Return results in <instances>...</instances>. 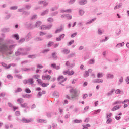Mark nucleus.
<instances>
[{"mask_svg": "<svg viewBox=\"0 0 129 129\" xmlns=\"http://www.w3.org/2000/svg\"><path fill=\"white\" fill-rule=\"evenodd\" d=\"M73 92L74 94V96L75 97H77V96H78V94H77V90L74 89Z\"/></svg>", "mask_w": 129, "mask_h": 129, "instance_id": "obj_37", "label": "nucleus"}, {"mask_svg": "<svg viewBox=\"0 0 129 129\" xmlns=\"http://www.w3.org/2000/svg\"><path fill=\"white\" fill-rule=\"evenodd\" d=\"M93 83H103V80L99 79H95L93 80Z\"/></svg>", "mask_w": 129, "mask_h": 129, "instance_id": "obj_4", "label": "nucleus"}, {"mask_svg": "<svg viewBox=\"0 0 129 129\" xmlns=\"http://www.w3.org/2000/svg\"><path fill=\"white\" fill-rule=\"evenodd\" d=\"M20 105L23 108H25L26 107H27V108H29V106H28V103H24Z\"/></svg>", "mask_w": 129, "mask_h": 129, "instance_id": "obj_21", "label": "nucleus"}, {"mask_svg": "<svg viewBox=\"0 0 129 129\" xmlns=\"http://www.w3.org/2000/svg\"><path fill=\"white\" fill-rule=\"evenodd\" d=\"M23 15H25V16H29L30 15V12L29 11H24L23 12Z\"/></svg>", "mask_w": 129, "mask_h": 129, "instance_id": "obj_49", "label": "nucleus"}, {"mask_svg": "<svg viewBox=\"0 0 129 129\" xmlns=\"http://www.w3.org/2000/svg\"><path fill=\"white\" fill-rule=\"evenodd\" d=\"M42 94L43 93H42V92H38V93L37 94V96L38 97V98H40L42 96Z\"/></svg>", "mask_w": 129, "mask_h": 129, "instance_id": "obj_59", "label": "nucleus"}, {"mask_svg": "<svg viewBox=\"0 0 129 129\" xmlns=\"http://www.w3.org/2000/svg\"><path fill=\"white\" fill-rule=\"evenodd\" d=\"M82 126L83 127V129H88V127H90V124L83 125Z\"/></svg>", "mask_w": 129, "mask_h": 129, "instance_id": "obj_36", "label": "nucleus"}, {"mask_svg": "<svg viewBox=\"0 0 129 129\" xmlns=\"http://www.w3.org/2000/svg\"><path fill=\"white\" fill-rule=\"evenodd\" d=\"M96 18H93L91 20H90L89 22H87L86 23V25H89V24H91V23H93V22H94V21H96Z\"/></svg>", "mask_w": 129, "mask_h": 129, "instance_id": "obj_20", "label": "nucleus"}, {"mask_svg": "<svg viewBox=\"0 0 129 129\" xmlns=\"http://www.w3.org/2000/svg\"><path fill=\"white\" fill-rule=\"evenodd\" d=\"M12 66L13 67H16V66H17V64L16 63H10L9 64V67L11 68V67Z\"/></svg>", "mask_w": 129, "mask_h": 129, "instance_id": "obj_51", "label": "nucleus"}, {"mask_svg": "<svg viewBox=\"0 0 129 129\" xmlns=\"http://www.w3.org/2000/svg\"><path fill=\"white\" fill-rule=\"evenodd\" d=\"M7 78L8 79L12 80V79H13V76H12V75H8L7 76Z\"/></svg>", "mask_w": 129, "mask_h": 129, "instance_id": "obj_61", "label": "nucleus"}, {"mask_svg": "<svg viewBox=\"0 0 129 129\" xmlns=\"http://www.w3.org/2000/svg\"><path fill=\"white\" fill-rule=\"evenodd\" d=\"M26 41V38H21L19 41L18 43L19 44H22V43H24V42Z\"/></svg>", "mask_w": 129, "mask_h": 129, "instance_id": "obj_32", "label": "nucleus"}, {"mask_svg": "<svg viewBox=\"0 0 129 129\" xmlns=\"http://www.w3.org/2000/svg\"><path fill=\"white\" fill-rule=\"evenodd\" d=\"M17 102H19L20 105L24 102V99L22 98L17 99Z\"/></svg>", "mask_w": 129, "mask_h": 129, "instance_id": "obj_23", "label": "nucleus"}, {"mask_svg": "<svg viewBox=\"0 0 129 129\" xmlns=\"http://www.w3.org/2000/svg\"><path fill=\"white\" fill-rule=\"evenodd\" d=\"M63 54H66V55L69 54V53H70V50H68V49H64L63 51H62Z\"/></svg>", "mask_w": 129, "mask_h": 129, "instance_id": "obj_31", "label": "nucleus"}, {"mask_svg": "<svg viewBox=\"0 0 129 129\" xmlns=\"http://www.w3.org/2000/svg\"><path fill=\"white\" fill-rule=\"evenodd\" d=\"M106 78L108 79H113V78H114V75L111 74H107L106 75Z\"/></svg>", "mask_w": 129, "mask_h": 129, "instance_id": "obj_10", "label": "nucleus"}, {"mask_svg": "<svg viewBox=\"0 0 129 129\" xmlns=\"http://www.w3.org/2000/svg\"><path fill=\"white\" fill-rule=\"evenodd\" d=\"M116 104H121V101H116L113 104V105H115Z\"/></svg>", "mask_w": 129, "mask_h": 129, "instance_id": "obj_53", "label": "nucleus"}, {"mask_svg": "<svg viewBox=\"0 0 129 129\" xmlns=\"http://www.w3.org/2000/svg\"><path fill=\"white\" fill-rule=\"evenodd\" d=\"M124 46V43L122 42L121 43H118L116 45L117 48H120V47H123Z\"/></svg>", "mask_w": 129, "mask_h": 129, "instance_id": "obj_27", "label": "nucleus"}, {"mask_svg": "<svg viewBox=\"0 0 129 129\" xmlns=\"http://www.w3.org/2000/svg\"><path fill=\"white\" fill-rule=\"evenodd\" d=\"M25 92H26V93H31V90H30V89H29L28 88H27L25 89Z\"/></svg>", "mask_w": 129, "mask_h": 129, "instance_id": "obj_56", "label": "nucleus"}, {"mask_svg": "<svg viewBox=\"0 0 129 129\" xmlns=\"http://www.w3.org/2000/svg\"><path fill=\"white\" fill-rule=\"evenodd\" d=\"M114 91H115V89H112L110 91L108 92L106 95L107 96H110L111 95H112V93H113V92H114Z\"/></svg>", "mask_w": 129, "mask_h": 129, "instance_id": "obj_11", "label": "nucleus"}, {"mask_svg": "<svg viewBox=\"0 0 129 129\" xmlns=\"http://www.w3.org/2000/svg\"><path fill=\"white\" fill-rule=\"evenodd\" d=\"M31 39H33V36H32V33L29 32L25 36L26 42H29Z\"/></svg>", "mask_w": 129, "mask_h": 129, "instance_id": "obj_3", "label": "nucleus"}, {"mask_svg": "<svg viewBox=\"0 0 129 129\" xmlns=\"http://www.w3.org/2000/svg\"><path fill=\"white\" fill-rule=\"evenodd\" d=\"M96 18H93L91 20H90L89 22H87L86 23V25H89V24H91V23H93V22H94V21H96Z\"/></svg>", "mask_w": 129, "mask_h": 129, "instance_id": "obj_19", "label": "nucleus"}, {"mask_svg": "<svg viewBox=\"0 0 129 129\" xmlns=\"http://www.w3.org/2000/svg\"><path fill=\"white\" fill-rule=\"evenodd\" d=\"M52 58L54 59V60H58V56L56 55V53H52Z\"/></svg>", "mask_w": 129, "mask_h": 129, "instance_id": "obj_29", "label": "nucleus"}, {"mask_svg": "<svg viewBox=\"0 0 129 129\" xmlns=\"http://www.w3.org/2000/svg\"><path fill=\"white\" fill-rule=\"evenodd\" d=\"M22 97H23V98H31V97H32V95L31 94H24L22 95Z\"/></svg>", "mask_w": 129, "mask_h": 129, "instance_id": "obj_12", "label": "nucleus"}, {"mask_svg": "<svg viewBox=\"0 0 129 129\" xmlns=\"http://www.w3.org/2000/svg\"><path fill=\"white\" fill-rule=\"evenodd\" d=\"M87 3V0H80L78 2V4L80 6H84V5H86Z\"/></svg>", "mask_w": 129, "mask_h": 129, "instance_id": "obj_5", "label": "nucleus"}, {"mask_svg": "<svg viewBox=\"0 0 129 129\" xmlns=\"http://www.w3.org/2000/svg\"><path fill=\"white\" fill-rule=\"evenodd\" d=\"M4 40L0 38V52L3 59H7L8 56L13 54V49L16 47V44L10 45L9 43L3 44Z\"/></svg>", "mask_w": 129, "mask_h": 129, "instance_id": "obj_1", "label": "nucleus"}, {"mask_svg": "<svg viewBox=\"0 0 129 129\" xmlns=\"http://www.w3.org/2000/svg\"><path fill=\"white\" fill-rule=\"evenodd\" d=\"M1 65H2L3 67L5 68V69H10V68H9V65L8 66L7 64H6L4 62H2Z\"/></svg>", "mask_w": 129, "mask_h": 129, "instance_id": "obj_17", "label": "nucleus"}, {"mask_svg": "<svg viewBox=\"0 0 129 129\" xmlns=\"http://www.w3.org/2000/svg\"><path fill=\"white\" fill-rule=\"evenodd\" d=\"M26 56L28 55V52L25 51V48H19L17 51L15 52V55L16 56Z\"/></svg>", "mask_w": 129, "mask_h": 129, "instance_id": "obj_2", "label": "nucleus"}, {"mask_svg": "<svg viewBox=\"0 0 129 129\" xmlns=\"http://www.w3.org/2000/svg\"><path fill=\"white\" fill-rule=\"evenodd\" d=\"M88 63L90 65H91V64H94V63H95V59H91L89 60Z\"/></svg>", "mask_w": 129, "mask_h": 129, "instance_id": "obj_28", "label": "nucleus"}, {"mask_svg": "<svg viewBox=\"0 0 129 129\" xmlns=\"http://www.w3.org/2000/svg\"><path fill=\"white\" fill-rule=\"evenodd\" d=\"M2 32L3 33H8V32H10V28H3L1 30Z\"/></svg>", "mask_w": 129, "mask_h": 129, "instance_id": "obj_16", "label": "nucleus"}, {"mask_svg": "<svg viewBox=\"0 0 129 129\" xmlns=\"http://www.w3.org/2000/svg\"><path fill=\"white\" fill-rule=\"evenodd\" d=\"M40 30H42V31H46V25H42L40 27Z\"/></svg>", "mask_w": 129, "mask_h": 129, "instance_id": "obj_43", "label": "nucleus"}, {"mask_svg": "<svg viewBox=\"0 0 129 129\" xmlns=\"http://www.w3.org/2000/svg\"><path fill=\"white\" fill-rule=\"evenodd\" d=\"M103 75H104V74H103V73H98L97 74V77L98 78H101V77H103Z\"/></svg>", "mask_w": 129, "mask_h": 129, "instance_id": "obj_30", "label": "nucleus"}, {"mask_svg": "<svg viewBox=\"0 0 129 129\" xmlns=\"http://www.w3.org/2000/svg\"><path fill=\"white\" fill-rule=\"evenodd\" d=\"M61 79H64V76H59L57 78V80L58 81H60V80Z\"/></svg>", "mask_w": 129, "mask_h": 129, "instance_id": "obj_62", "label": "nucleus"}, {"mask_svg": "<svg viewBox=\"0 0 129 129\" xmlns=\"http://www.w3.org/2000/svg\"><path fill=\"white\" fill-rule=\"evenodd\" d=\"M20 121L23 122V123H30L31 122V120L26 119L25 117H23Z\"/></svg>", "mask_w": 129, "mask_h": 129, "instance_id": "obj_6", "label": "nucleus"}, {"mask_svg": "<svg viewBox=\"0 0 129 129\" xmlns=\"http://www.w3.org/2000/svg\"><path fill=\"white\" fill-rule=\"evenodd\" d=\"M18 9V6H14L11 7L10 8V10H17Z\"/></svg>", "mask_w": 129, "mask_h": 129, "instance_id": "obj_45", "label": "nucleus"}, {"mask_svg": "<svg viewBox=\"0 0 129 129\" xmlns=\"http://www.w3.org/2000/svg\"><path fill=\"white\" fill-rule=\"evenodd\" d=\"M47 21H48L49 23H53V22H54V19H53V18L50 17L47 19Z\"/></svg>", "mask_w": 129, "mask_h": 129, "instance_id": "obj_44", "label": "nucleus"}, {"mask_svg": "<svg viewBox=\"0 0 129 129\" xmlns=\"http://www.w3.org/2000/svg\"><path fill=\"white\" fill-rule=\"evenodd\" d=\"M84 13H85V12H84V11H83V10L80 9L79 10V14H80V16H83L84 15Z\"/></svg>", "mask_w": 129, "mask_h": 129, "instance_id": "obj_42", "label": "nucleus"}, {"mask_svg": "<svg viewBox=\"0 0 129 129\" xmlns=\"http://www.w3.org/2000/svg\"><path fill=\"white\" fill-rule=\"evenodd\" d=\"M42 78L43 80H45V79H47V80H50L51 79V76L49 75H47L46 76L43 75Z\"/></svg>", "mask_w": 129, "mask_h": 129, "instance_id": "obj_7", "label": "nucleus"}, {"mask_svg": "<svg viewBox=\"0 0 129 129\" xmlns=\"http://www.w3.org/2000/svg\"><path fill=\"white\" fill-rule=\"evenodd\" d=\"M33 78H35V79H39L40 77H41V76L40 75H34L33 76Z\"/></svg>", "mask_w": 129, "mask_h": 129, "instance_id": "obj_41", "label": "nucleus"}, {"mask_svg": "<svg viewBox=\"0 0 129 129\" xmlns=\"http://www.w3.org/2000/svg\"><path fill=\"white\" fill-rule=\"evenodd\" d=\"M53 95L55 97H59L60 94H59V92H57L56 91H55L53 92Z\"/></svg>", "mask_w": 129, "mask_h": 129, "instance_id": "obj_25", "label": "nucleus"}, {"mask_svg": "<svg viewBox=\"0 0 129 129\" xmlns=\"http://www.w3.org/2000/svg\"><path fill=\"white\" fill-rule=\"evenodd\" d=\"M43 40H44V39L40 37H36L34 39V41H36V42H39L40 41H43Z\"/></svg>", "mask_w": 129, "mask_h": 129, "instance_id": "obj_24", "label": "nucleus"}, {"mask_svg": "<svg viewBox=\"0 0 129 129\" xmlns=\"http://www.w3.org/2000/svg\"><path fill=\"white\" fill-rule=\"evenodd\" d=\"M48 85H49V84L48 83H42V84H41V86H42V87H47Z\"/></svg>", "mask_w": 129, "mask_h": 129, "instance_id": "obj_52", "label": "nucleus"}, {"mask_svg": "<svg viewBox=\"0 0 129 129\" xmlns=\"http://www.w3.org/2000/svg\"><path fill=\"white\" fill-rule=\"evenodd\" d=\"M98 35H101L102 34H103L102 30L100 29H99L98 30Z\"/></svg>", "mask_w": 129, "mask_h": 129, "instance_id": "obj_63", "label": "nucleus"}, {"mask_svg": "<svg viewBox=\"0 0 129 129\" xmlns=\"http://www.w3.org/2000/svg\"><path fill=\"white\" fill-rule=\"evenodd\" d=\"M66 18H67L68 20H71L72 16L70 15V14H66Z\"/></svg>", "mask_w": 129, "mask_h": 129, "instance_id": "obj_40", "label": "nucleus"}, {"mask_svg": "<svg viewBox=\"0 0 129 129\" xmlns=\"http://www.w3.org/2000/svg\"><path fill=\"white\" fill-rule=\"evenodd\" d=\"M62 28H60L59 29H57L55 32V34H58V33H61V32H62Z\"/></svg>", "mask_w": 129, "mask_h": 129, "instance_id": "obj_47", "label": "nucleus"}, {"mask_svg": "<svg viewBox=\"0 0 129 129\" xmlns=\"http://www.w3.org/2000/svg\"><path fill=\"white\" fill-rule=\"evenodd\" d=\"M74 40H71L68 43V46H71L72 44H74Z\"/></svg>", "mask_w": 129, "mask_h": 129, "instance_id": "obj_60", "label": "nucleus"}, {"mask_svg": "<svg viewBox=\"0 0 129 129\" xmlns=\"http://www.w3.org/2000/svg\"><path fill=\"white\" fill-rule=\"evenodd\" d=\"M28 82L29 84H30L32 85V84H34V79H33L32 78H30L28 80Z\"/></svg>", "mask_w": 129, "mask_h": 129, "instance_id": "obj_14", "label": "nucleus"}, {"mask_svg": "<svg viewBox=\"0 0 129 129\" xmlns=\"http://www.w3.org/2000/svg\"><path fill=\"white\" fill-rule=\"evenodd\" d=\"M76 56V53L75 52H72L69 54L67 56V59H70V58H73Z\"/></svg>", "mask_w": 129, "mask_h": 129, "instance_id": "obj_8", "label": "nucleus"}, {"mask_svg": "<svg viewBox=\"0 0 129 129\" xmlns=\"http://www.w3.org/2000/svg\"><path fill=\"white\" fill-rule=\"evenodd\" d=\"M38 5H41V4H46V1H41L38 2Z\"/></svg>", "mask_w": 129, "mask_h": 129, "instance_id": "obj_54", "label": "nucleus"}, {"mask_svg": "<svg viewBox=\"0 0 129 129\" xmlns=\"http://www.w3.org/2000/svg\"><path fill=\"white\" fill-rule=\"evenodd\" d=\"M13 38H14L16 40H19L20 39V36H19L18 34H15L13 35Z\"/></svg>", "mask_w": 129, "mask_h": 129, "instance_id": "obj_22", "label": "nucleus"}, {"mask_svg": "<svg viewBox=\"0 0 129 129\" xmlns=\"http://www.w3.org/2000/svg\"><path fill=\"white\" fill-rule=\"evenodd\" d=\"M52 27H53V24H49L48 25H45V29L46 30H50V29H51Z\"/></svg>", "mask_w": 129, "mask_h": 129, "instance_id": "obj_26", "label": "nucleus"}, {"mask_svg": "<svg viewBox=\"0 0 129 129\" xmlns=\"http://www.w3.org/2000/svg\"><path fill=\"white\" fill-rule=\"evenodd\" d=\"M112 122V119L108 118L107 120L106 123L107 124H110Z\"/></svg>", "mask_w": 129, "mask_h": 129, "instance_id": "obj_33", "label": "nucleus"}, {"mask_svg": "<svg viewBox=\"0 0 129 129\" xmlns=\"http://www.w3.org/2000/svg\"><path fill=\"white\" fill-rule=\"evenodd\" d=\"M73 122H74V123H81V122H82V120L76 119L74 120Z\"/></svg>", "mask_w": 129, "mask_h": 129, "instance_id": "obj_35", "label": "nucleus"}, {"mask_svg": "<svg viewBox=\"0 0 129 129\" xmlns=\"http://www.w3.org/2000/svg\"><path fill=\"white\" fill-rule=\"evenodd\" d=\"M27 28L30 29V30H33V29H35L34 25H32V23H29L27 24Z\"/></svg>", "mask_w": 129, "mask_h": 129, "instance_id": "obj_13", "label": "nucleus"}, {"mask_svg": "<svg viewBox=\"0 0 129 129\" xmlns=\"http://www.w3.org/2000/svg\"><path fill=\"white\" fill-rule=\"evenodd\" d=\"M36 82H38V83L39 84H40L41 85V84L43 83V82H42V80H41V79H38L36 80Z\"/></svg>", "mask_w": 129, "mask_h": 129, "instance_id": "obj_57", "label": "nucleus"}, {"mask_svg": "<svg viewBox=\"0 0 129 129\" xmlns=\"http://www.w3.org/2000/svg\"><path fill=\"white\" fill-rule=\"evenodd\" d=\"M48 14H49V9H47L44 12H42L41 16H45V15H48Z\"/></svg>", "mask_w": 129, "mask_h": 129, "instance_id": "obj_15", "label": "nucleus"}, {"mask_svg": "<svg viewBox=\"0 0 129 129\" xmlns=\"http://www.w3.org/2000/svg\"><path fill=\"white\" fill-rule=\"evenodd\" d=\"M50 49H44L43 51H42V53L43 54H45V53H48V52H49Z\"/></svg>", "mask_w": 129, "mask_h": 129, "instance_id": "obj_55", "label": "nucleus"}, {"mask_svg": "<svg viewBox=\"0 0 129 129\" xmlns=\"http://www.w3.org/2000/svg\"><path fill=\"white\" fill-rule=\"evenodd\" d=\"M125 81L127 83V84H129V77H127L126 79H125Z\"/></svg>", "mask_w": 129, "mask_h": 129, "instance_id": "obj_64", "label": "nucleus"}, {"mask_svg": "<svg viewBox=\"0 0 129 129\" xmlns=\"http://www.w3.org/2000/svg\"><path fill=\"white\" fill-rule=\"evenodd\" d=\"M121 92V91H120V89H117L115 91V93L116 94H120Z\"/></svg>", "mask_w": 129, "mask_h": 129, "instance_id": "obj_58", "label": "nucleus"}, {"mask_svg": "<svg viewBox=\"0 0 129 129\" xmlns=\"http://www.w3.org/2000/svg\"><path fill=\"white\" fill-rule=\"evenodd\" d=\"M28 58L30 59H35L37 58V55H31L28 56Z\"/></svg>", "mask_w": 129, "mask_h": 129, "instance_id": "obj_39", "label": "nucleus"}, {"mask_svg": "<svg viewBox=\"0 0 129 129\" xmlns=\"http://www.w3.org/2000/svg\"><path fill=\"white\" fill-rule=\"evenodd\" d=\"M101 111V109H98L97 110H95L93 112V114H97L98 113H99Z\"/></svg>", "mask_w": 129, "mask_h": 129, "instance_id": "obj_38", "label": "nucleus"}, {"mask_svg": "<svg viewBox=\"0 0 129 129\" xmlns=\"http://www.w3.org/2000/svg\"><path fill=\"white\" fill-rule=\"evenodd\" d=\"M42 25V22L41 21H37L35 25L33 26V28H38V27H40Z\"/></svg>", "mask_w": 129, "mask_h": 129, "instance_id": "obj_9", "label": "nucleus"}, {"mask_svg": "<svg viewBox=\"0 0 129 129\" xmlns=\"http://www.w3.org/2000/svg\"><path fill=\"white\" fill-rule=\"evenodd\" d=\"M23 90L22 89V88H18L16 90H15V92L16 93H18V92H21V91H22Z\"/></svg>", "mask_w": 129, "mask_h": 129, "instance_id": "obj_48", "label": "nucleus"}, {"mask_svg": "<svg viewBox=\"0 0 129 129\" xmlns=\"http://www.w3.org/2000/svg\"><path fill=\"white\" fill-rule=\"evenodd\" d=\"M88 76H89V73L88 72V71H86L85 73L84 74V77H85V78H86V77H88Z\"/></svg>", "mask_w": 129, "mask_h": 129, "instance_id": "obj_34", "label": "nucleus"}, {"mask_svg": "<svg viewBox=\"0 0 129 129\" xmlns=\"http://www.w3.org/2000/svg\"><path fill=\"white\" fill-rule=\"evenodd\" d=\"M53 44H54V42H53L52 41L49 42L47 45L48 48H50V47H52Z\"/></svg>", "mask_w": 129, "mask_h": 129, "instance_id": "obj_46", "label": "nucleus"}, {"mask_svg": "<svg viewBox=\"0 0 129 129\" xmlns=\"http://www.w3.org/2000/svg\"><path fill=\"white\" fill-rule=\"evenodd\" d=\"M120 108L119 106H115L112 109V111H115V110H118Z\"/></svg>", "mask_w": 129, "mask_h": 129, "instance_id": "obj_18", "label": "nucleus"}, {"mask_svg": "<svg viewBox=\"0 0 129 129\" xmlns=\"http://www.w3.org/2000/svg\"><path fill=\"white\" fill-rule=\"evenodd\" d=\"M58 13L59 12L58 11L53 12L51 13V16H52V17H55L56 15H58Z\"/></svg>", "mask_w": 129, "mask_h": 129, "instance_id": "obj_50", "label": "nucleus"}]
</instances>
